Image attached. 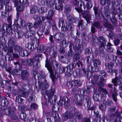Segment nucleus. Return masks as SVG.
Masks as SVG:
<instances>
[{
  "label": "nucleus",
  "mask_w": 122,
  "mask_h": 122,
  "mask_svg": "<svg viewBox=\"0 0 122 122\" xmlns=\"http://www.w3.org/2000/svg\"><path fill=\"white\" fill-rule=\"evenodd\" d=\"M23 36V33L21 31H19L15 33V36L17 38L22 37Z\"/></svg>",
  "instance_id": "c756f323"
},
{
  "label": "nucleus",
  "mask_w": 122,
  "mask_h": 122,
  "mask_svg": "<svg viewBox=\"0 0 122 122\" xmlns=\"http://www.w3.org/2000/svg\"><path fill=\"white\" fill-rule=\"evenodd\" d=\"M112 82L114 84V86H117L122 83V78L120 76L118 77L116 76L114 78L112 79Z\"/></svg>",
  "instance_id": "f8f14e48"
},
{
  "label": "nucleus",
  "mask_w": 122,
  "mask_h": 122,
  "mask_svg": "<svg viewBox=\"0 0 122 122\" xmlns=\"http://www.w3.org/2000/svg\"><path fill=\"white\" fill-rule=\"evenodd\" d=\"M25 28L30 29L33 27V24L31 23H28L25 24L24 26Z\"/></svg>",
  "instance_id": "3c124183"
},
{
  "label": "nucleus",
  "mask_w": 122,
  "mask_h": 122,
  "mask_svg": "<svg viewBox=\"0 0 122 122\" xmlns=\"http://www.w3.org/2000/svg\"><path fill=\"white\" fill-rule=\"evenodd\" d=\"M63 5L60 2H58L56 3L55 6V8L57 10H62Z\"/></svg>",
  "instance_id": "58836bf2"
},
{
  "label": "nucleus",
  "mask_w": 122,
  "mask_h": 122,
  "mask_svg": "<svg viewBox=\"0 0 122 122\" xmlns=\"http://www.w3.org/2000/svg\"><path fill=\"white\" fill-rule=\"evenodd\" d=\"M107 103V101L106 100L104 101L103 103L101 104L99 106L100 109L102 110L105 111L106 109Z\"/></svg>",
  "instance_id": "c85d7f7f"
},
{
  "label": "nucleus",
  "mask_w": 122,
  "mask_h": 122,
  "mask_svg": "<svg viewBox=\"0 0 122 122\" xmlns=\"http://www.w3.org/2000/svg\"><path fill=\"white\" fill-rule=\"evenodd\" d=\"M85 99L87 103V106L88 107H89L91 104V100L89 97H87L85 98Z\"/></svg>",
  "instance_id": "5fc2aeb1"
},
{
  "label": "nucleus",
  "mask_w": 122,
  "mask_h": 122,
  "mask_svg": "<svg viewBox=\"0 0 122 122\" xmlns=\"http://www.w3.org/2000/svg\"><path fill=\"white\" fill-rule=\"evenodd\" d=\"M110 73H109L110 74L113 76H115V77L117 76V75L118 73V71L116 69L112 70V71H110Z\"/></svg>",
  "instance_id": "680f3d73"
},
{
  "label": "nucleus",
  "mask_w": 122,
  "mask_h": 122,
  "mask_svg": "<svg viewBox=\"0 0 122 122\" xmlns=\"http://www.w3.org/2000/svg\"><path fill=\"white\" fill-rule=\"evenodd\" d=\"M86 1H88L86 4V7L87 9H90L92 7V4L91 1H90L91 0H85Z\"/></svg>",
  "instance_id": "c03bdc74"
},
{
  "label": "nucleus",
  "mask_w": 122,
  "mask_h": 122,
  "mask_svg": "<svg viewBox=\"0 0 122 122\" xmlns=\"http://www.w3.org/2000/svg\"><path fill=\"white\" fill-rule=\"evenodd\" d=\"M111 44L110 43H108L107 44V51L108 52H112L113 51V48L111 47Z\"/></svg>",
  "instance_id": "864d4df0"
},
{
  "label": "nucleus",
  "mask_w": 122,
  "mask_h": 122,
  "mask_svg": "<svg viewBox=\"0 0 122 122\" xmlns=\"http://www.w3.org/2000/svg\"><path fill=\"white\" fill-rule=\"evenodd\" d=\"M35 31L32 30H30L25 32V37L27 38H30L32 42L35 43V41L36 43H37L38 45L39 44V40L37 39L35 37Z\"/></svg>",
  "instance_id": "39448f33"
},
{
  "label": "nucleus",
  "mask_w": 122,
  "mask_h": 122,
  "mask_svg": "<svg viewBox=\"0 0 122 122\" xmlns=\"http://www.w3.org/2000/svg\"><path fill=\"white\" fill-rule=\"evenodd\" d=\"M75 62L70 64L69 66V68L71 70H72V69L76 66V65H77L78 67H79L80 66V65H79V64L77 63V62Z\"/></svg>",
  "instance_id": "f704fd0d"
},
{
  "label": "nucleus",
  "mask_w": 122,
  "mask_h": 122,
  "mask_svg": "<svg viewBox=\"0 0 122 122\" xmlns=\"http://www.w3.org/2000/svg\"><path fill=\"white\" fill-rule=\"evenodd\" d=\"M80 34V33L79 31L77 30H75L71 32V35L72 37L73 38H75V37L76 38L78 37Z\"/></svg>",
  "instance_id": "4be33fe9"
},
{
  "label": "nucleus",
  "mask_w": 122,
  "mask_h": 122,
  "mask_svg": "<svg viewBox=\"0 0 122 122\" xmlns=\"http://www.w3.org/2000/svg\"><path fill=\"white\" fill-rule=\"evenodd\" d=\"M92 52L91 49L89 47L86 48L84 51L85 54L86 55H89L92 54Z\"/></svg>",
  "instance_id": "4d7b16f0"
},
{
  "label": "nucleus",
  "mask_w": 122,
  "mask_h": 122,
  "mask_svg": "<svg viewBox=\"0 0 122 122\" xmlns=\"http://www.w3.org/2000/svg\"><path fill=\"white\" fill-rule=\"evenodd\" d=\"M55 92V89L51 87L49 91L47 92L46 93V95L48 97H49V99L52 103H53V101L55 103L57 99V96L53 95Z\"/></svg>",
  "instance_id": "0eeeda50"
},
{
  "label": "nucleus",
  "mask_w": 122,
  "mask_h": 122,
  "mask_svg": "<svg viewBox=\"0 0 122 122\" xmlns=\"http://www.w3.org/2000/svg\"><path fill=\"white\" fill-rule=\"evenodd\" d=\"M5 112L6 114H8L10 116L11 118L13 120H15L17 119V118L15 115L14 112L11 111L10 107H9L8 109L5 110Z\"/></svg>",
  "instance_id": "9b49d317"
},
{
  "label": "nucleus",
  "mask_w": 122,
  "mask_h": 122,
  "mask_svg": "<svg viewBox=\"0 0 122 122\" xmlns=\"http://www.w3.org/2000/svg\"><path fill=\"white\" fill-rule=\"evenodd\" d=\"M54 13V11L52 10L49 11L47 16L46 19L49 20H51L52 19V17Z\"/></svg>",
  "instance_id": "393cba45"
},
{
  "label": "nucleus",
  "mask_w": 122,
  "mask_h": 122,
  "mask_svg": "<svg viewBox=\"0 0 122 122\" xmlns=\"http://www.w3.org/2000/svg\"><path fill=\"white\" fill-rule=\"evenodd\" d=\"M73 44L72 43H70L69 46V49L68 51V53L67 54V55L69 56H72L73 54V52L72 49V46Z\"/></svg>",
  "instance_id": "2f4dec72"
},
{
  "label": "nucleus",
  "mask_w": 122,
  "mask_h": 122,
  "mask_svg": "<svg viewBox=\"0 0 122 122\" xmlns=\"http://www.w3.org/2000/svg\"><path fill=\"white\" fill-rule=\"evenodd\" d=\"M98 39L101 43V46L103 47L106 45V41L103 37L102 36L99 37Z\"/></svg>",
  "instance_id": "a878e982"
},
{
  "label": "nucleus",
  "mask_w": 122,
  "mask_h": 122,
  "mask_svg": "<svg viewBox=\"0 0 122 122\" xmlns=\"http://www.w3.org/2000/svg\"><path fill=\"white\" fill-rule=\"evenodd\" d=\"M81 14L83 15V17L88 22H89L91 20V17L88 10H86L81 12Z\"/></svg>",
  "instance_id": "dca6fc26"
},
{
  "label": "nucleus",
  "mask_w": 122,
  "mask_h": 122,
  "mask_svg": "<svg viewBox=\"0 0 122 122\" xmlns=\"http://www.w3.org/2000/svg\"><path fill=\"white\" fill-rule=\"evenodd\" d=\"M15 44V39L13 37H9L8 42V47L7 48L8 52L7 54L9 57L12 58V54L11 52H13V48Z\"/></svg>",
  "instance_id": "7ed1b4c3"
},
{
  "label": "nucleus",
  "mask_w": 122,
  "mask_h": 122,
  "mask_svg": "<svg viewBox=\"0 0 122 122\" xmlns=\"http://www.w3.org/2000/svg\"><path fill=\"white\" fill-rule=\"evenodd\" d=\"M33 60V59H28L26 60H25L24 59H22L21 63L24 65H27L30 66L33 64V62L34 61Z\"/></svg>",
  "instance_id": "2eb2a0df"
},
{
  "label": "nucleus",
  "mask_w": 122,
  "mask_h": 122,
  "mask_svg": "<svg viewBox=\"0 0 122 122\" xmlns=\"http://www.w3.org/2000/svg\"><path fill=\"white\" fill-rule=\"evenodd\" d=\"M116 4L115 2V1H113L112 2H109L107 5V6H108V9H113V6Z\"/></svg>",
  "instance_id": "4c0bfd02"
},
{
  "label": "nucleus",
  "mask_w": 122,
  "mask_h": 122,
  "mask_svg": "<svg viewBox=\"0 0 122 122\" xmlns=\"http://www.w3.org/2000/svg\"><path fill=\"white\" fill-rule=\"evenodd\" d=\"M59 106L58 105H54L52 107V111H56L59 110Z\"/></svg>",
  "instance_id": "052dcab7"
},
{
  "label": "nucleus",
  "mask_w": 122,
  "mask_h": 122,
  "mask_svg": "<svg viewBox=\"0 0 122 122\" xmlns=\"http://www.w3.org/2000/svg\"><path fill=\"white\" fill-rule=\"evenodd\" d=\"M76 75L74 76L75 77H76L78 75L81 74V75H85L86 76H88V72L86 71L84 69L82 68L81 70L80 69H77L75 72Z\"/></svg>",
  "instance_id": "ddd939ff"
},
{
  "label": "nucleus",
  "mask_w": 122,
  "mask_h": 122,
  "mask_svg": "<svg viewBox=\"0 0 122 122\" xmlns=\"http://www.w3.org/2000/svg\"><path fill=\"white\" fill-rule=\"evenodd\" d=\"M47 11V9L46 8L42 7L39 10V11L40 13L42 14L46 12Z\"/></svg>",
  "instance_id": "e2e57ef3"
},
{
  "label": "nucleus",
  "mask_w": 122,
  "mask_h": 122,
  "mask_svg": "<svg viewBox=\"0 0 122 122\" xmlns=\"http://www.w3.org/2000/svg\"><path fill=\"white\" fill-rule=\"evenodd\" d=\"M80 40L77 38H76L75 41L73 43V48L76 52H77L79 53H81L82 52L81 48L82 46L80 44Z\"/></svg>",
  "instance_id": "6e6552de"
},
{
  "label": "nucleus",
  "mask_w": 122,
  "mask_h": 122,
  "mask_svg": "<svg viewBox=\"0 0 122 122\" xmlns=\"http://www.w3.org/2000/svg\"><path fill=\"white\" fill-rule=\"evenodd\" d=\"M33 60H34V61H33V64L32 65H33V67L34 68L36 69L38 67V61L36 60H35L34 59H33Z\"/></svg>",
  "instance_id": "0e129e2a"
},
{
  "label": "nucleus",
  "mask_w": 122,
  "mask_h": 122,
  "mask_svg": "<svg viewBox=\"0 0 122 122\" xmlns=\"http://www.w3.org/2000/svg\"><path fill=\"white\" fill-rule=\"evenodd\" d=\"M30 109L29 110H31V109L35 110L37 109L38 108V105L35 103H32L30 106Z\"/></svg>",
  "instance_id": "09e8293b"
},
{
  "label": "nucleus",
  "mask_w": 122,
  "mask_h": 122,
  "mask_svg": "<svg viewBox=\"0 0 122 122\" xmlns=\"http://www.w3.org/2000/svg\"><path fill=\"white\" fill-rule=\"evenodd\" d=\"M73 83L75 87H77L82 84L81 82L79 80H75L73 81Z\"/></svg>",
  "instance_id": "72a5a7b5"
},
{
  "label": "nucleus",
  "mask_w": 122,
  "mask_h": 122,
  "mask_svg": "<svg viewBox=\"0 0 122 122\" xmlns=\"http://www.w3.org/2000/svg\"><path fill=\"white\" fill-rule=\"evenodd\" d=\"M17 10L19 11H22L24 9V7L22 5L18 6L17 8Z\"/></svg>",
  "instance_id": "338daca9"
},
{
  "label": "nucleus",
  "mask_w": 122,
  "mask_h": 122,
  "mask_svg": "<svg viewBox=\"0 0 122 122\" xmlns=\"http://www.w3.org/2000/svg\"><path fill=\"white\" fill-rule=\"evenodd\" d=\"M108 56L109 60H112L113 61L116 60L117 58V56H114L111 54H108Z\"/></svg>",
  "instance_id": "a18cd8bd"
},
{
  "label": "nucleus",
  "mask_w": 122,
  "mask_h": 122,
  "mask_svg": "<svg viewBox=\"0 0 122 122\" xmlns=\"http://www.w3.org/2000/svg\"><path fill=\"white\" fill-rule=\"evenodd\" d=\"M38 10V7L36 5L32 6L30 9V13L31 14H35Z\"/></svg>",
  "instance_id": "b1692460"
},
{
  "label": "nucleus",
  "mask_w": 122,
  "mask_h": 122,
  "mask_svg": "<svg viewBox=\"0 0 122 122\" xmlns=\"http://www.w3.org/2000/svg\"><path fill=\"white\" fill-rule=\"evenodd\" d=\"M113 65V63H111L107 65V71L109 73H110L111 71H112Z\"/></svg>",
  "instance_id": "a19ab883"
},
{
  "label": "nucleus",
  "mask_w": 122,
  "mask_h": 122,
  "mask_svg": "<svg viewBox=\"0 0 122 122\" xmlns=\"http://www.w3.org/2000/svg\"><path fill=\"white\" fill-rule=\"evenodd\" d=\"M11 26L10 25L4 23L2 25L1 29V31L2 32V34L6 32L8 29H9V27Z\"/></svg>",
  "instance_id": "aec40b11"
},
{
  "label": "nucleus",
  "mask_w": 122,
  "mask_h": 122,
  "mask_svg": "<svg viewBox=\"0 0 122 122\" xmlns=\"http://www.w3.org/2000/svg\"><path fill=\"white\" fill-rule=\"evenodd\" d=\"M113 42L115 45L117 46L119 45L120 42V41L118 38H117L114 39Z\"/></svg>",
  "instance_id": "774afa93"
},
{
  "label": "nucleus",
  "mask_w": 122,
  "mask_h": 122,
  "mask_svg": "<svg viewBox=\"0 0 122 122\" xmlns=\"http://www.w3.org/2000/svg\"><path fill=\"white\" fill-rule=\"evenodd\" d=\"M20 71L19 70L16 69L13 70L11 71V74L13 75H17L19 74Z\"/></svg>",
  "instance_id": "6e6d98bb"
},
{
  "label": "nucleus",
  "mask_w": 122,
  "mask_h": 122,
  "mask_svg": "<svg viewBox=\"0 0 122 122\" xmlns=\"http://www.w3.org/2000/svg\"><path fill=\"white\" fill-rule=\"evenodd\" d=\"M84 23L82 20H80L79 21L78 24L77 25L78 27H79L80 26H81L82 29H84L85 27H84Z\"/></svg>",
  "instance_id": "13d9d810"
},
{
  "label": "nucleus",
  "mask_w": 122,
  "mask_h": 122,
  "mask_svg": "<svg viewBox=\"0 0 122 122\" xmlns=\"http://www.w3.org/2000/svg\"><path fill=\"white\" fill-rule=\"evenodd\" d=\"M55 0H54L50 1H47V5L48 7H52L55 4Z\"/></svg>",
  "instance_id": "79ce46f5"
},
{
  "label": "nucleus",
  "mask_w": 122,
  "mask_h": 122,
  "mask_svg": "<svg viewBox=\"0 0 122 122\" xmlns=\"http://www.w3.org/2000/svg\"><path fill=\"white\" fill-rule=\"evenodd\" d=\"M84 98H81V97L79 95L76 94L73 97L72 100L74 103L79 106L82 105V102H83Z\"/></svg>",
  "instance_id": "9d476101"
},
{
  "label": "nucleus",
  "mask_w": 122,
  "mask_h": 122,
  "mask_svg": "<svg viewBox=\"0 0 122 122\" xmlns=\"http://www.w3.org/2000/svg\"><path fill=\"white\" fill-rule=\"evenodd\" d=\"M93 58V56L92 55H90L86 58L85 59L86 61V62L88 64H90L91 59Z\"/></svg>",
  "instance_id": "603ef678"
},
{
  "label": "nucleus",
  "mask_w": 122,
  "mask_h": 122,
  "mask_svg": "<svg viewBox=\"0 0 122 122\" xmlns=\"http://www.w3.org/2000/svg\"><path fill=\"white\" fill-rule=\"evenodd\" d=\"M68 68H69V66H67L66 67H64V72L66 73V75L70 76L72 74V71L70 69H68Z\"/></svg>",
  "instance_id": "bb28decb"
},
{
  "label": "nucleus",
  "mask_w": 122,
  "mask_h": 122,
  "mask_svg": "<svg viewBox=\"0 0 122 122\" xmlns=\"http://www.w3.org/2000/svg\"><path fill=\"white\" fill-rule=\"evenodd\" d=\"M18 95L20 97H27L29 95V93L27 92H24L22 90H20L18 93Z\"/></svg>",
  "instance_id": "5701e85b"
},
{
  "label": "nucleus",
  "mask_w": 122,
  "mask_h": 122,
  "mask_svg": "<svg viewBox=\"0 0 122 122\" xmlns=\"http://www.w3.org/2000/svg\"><path fill=\"white\" fill-rule=\"evenodd\" d=\"M61 46H64L65 47H66L68 45V42H67L64 38L60 43Z\"/></svg>",
  "instance_id": "37998d69"
},
{
  "label": "nucleus",
  "mask_w": 122,
  "mask_h": 122,
  "mask_svg": "<svg viewBox=\"0 0 122 122\" xmlns=\"http://www.w3.org/2000/svg\"><path fill=\"white\" fill-rule=\"evenodd\" d=\"M64 34L61 33H57L55 35L54 38L56 41L60 43L64 38Z\"/></svg>",
  "instance_id": "4468645a"
},
{
  "label": "nucleus",
  "mask_w": 122,
  "mask_h": 122,
  "mask_svg": "<svg viewBox=\"0 0 122 122\" xmlns=\"http://www.w3.org/2000/svg\"><path fill=\"white\" fill-rule=\"evenodd\" d=\"M19 2L20 4L24 5L25 6H27L29 4L27 0H19Z\"/></svg>",
  "instance_id": "de8ad7c7"
},
{
  "label": "nucleus",
  "mask_w": 122,
  "mask_h": 122,
  "mask_svg": "<svg viewBox=\"0 0 122 122\" xmlns=\"http://www.w3.org/2000/svg\"><path fill=\"white\" fill-rule=\"evenodd\" d=\"M52 116L54 120L56 122H60V117L57 112L55 111H52Z\"/></svg>",
  "instance_id": "412c9836"
},
{
  "label": "nucleus",
  "mask_w": 122,
  "mask_h": 122,
  "mask_svg": "<svg viewBox=\"0 0 122 122\" xmlns=\"http://www.w3.org/2000/svg\"><path fill=\"white\" fill-rule=\"evenodd\" d=\"M99 78V76L97 75H93V79L92 80L91 82L93 85L97 83V81Z\"/></svg>",
  "instance_id": "7c9ffc66"
},
{
  "label": "nucleus",
  "mask_w": 122,
  "mask_h": 122,
  "mask_svg": "<svg viewBox=\"0 0 122 122\" xmlns=\"http://www.w3.org/2000/svg\"><path fill=\"white\" fill-rule=\"evenodd\" d=\"M59 22L58 25L59 27L61 26V23L62 26L61 27V30L62 31H66L71 30V32L73 31L72 30V27L71 25H65L64 23V21L62 18H60L58 19Z\"/></svg>",
  "instance_id": "423d86ee"
},
{
  "label": "nucleus",
  "mask_w": 122,
  "mask_h": 122,
  "mask_svg": "<svg viewBox=\"0 0 122 122\" xmlns=\"http://www.w3.org/2000/svg\"><path fill=\"white\" fill-rule=\"evenodd\" d=\"M75 115L76 118L78 120L81 119L82 118V113L79 111L75 112Z\"/></svg>",
  "instance_id": "473e14b6"
},
{
  "label": "nucleus",
  "mask_w": 122,
  "mask_h": 122,
  "mask_svg": "<svg viewBox=\"0 0 122 122\" xmlns=\"http://www.w3.org/2000/svg\"><path fill=\"white\" fill-rule=\"evenodd\" d=\"M113 85L112 84H108L107 86L108 87L110 88L109 89L110 91L111 92H113L112 94V97L113 100L115 102H117V92L115 90V86L114 88L112 87Z\"/></svg>",
  "instance_id": "1a4fd4ad"
},
{
  "label": "nucleus",
  "mask_w": 122,
  "mask_h": 122,
  "mask_svg": "<svg viewBox=\"0 0 122 122\" xmlns=\"http://www.w3.org/2000/svg\"><path fill=\"white\" fill-rule=\"evenodd\" d=\"M93 62L94 66L95 67H97L98 66L101 64V61L99 60L96 59H94Z\"/></svg>",
  "instance_id": "e433bc0d"
},
{
  "label": "nucleus",
  "mask_w": 122,
  "mask_h": 122,
  "mask_svg": "<svg viewBox=\"0 0 122 122\" xmlns=\"http://www.w3.org/2000/svg\"><path fill=\"white\" fill-rule=\"evenodd\" d=\"M104 14L103 15L104 20L103 24L104 26L106 28L107 27V7H106L104 9Z\"/></svg>",
  "instance_id": "a211bd4d"
},
{
  "label": "nucleus",
  "mask_w": 122,
  "mask_h": 122,
  "mask_svg": "<svg viewBox=\"0 0 122 122\" xmlns=\"http://www.w3.org/2000/svg\"><path fill=\"white\" fill-rule=\"evenodd\" d=\"M45 66L47 68L50 74L52 75L53 73V70L52 69L51 65L53 66V68L55 69L58 66L57 62L55 60H52V59L46 58V61Z\"/></svg>",
  "instance_id": "f03ea898"
},
{
  "label": "nucleus",
  "mask_w": 122,
  "mask_h": 122,
  "mask_svg": "<svg viewBox=\"0 0 122 122\" xmlns=\"http://www.w3.org/2000/svg\"><path fill=\"white\" fill-rule=\"evenodd\" d=\"M63 117L64 119L66 120L72 117L73 114L71 113L68 112H66L63 114Z\"/></svg>",
  "instance_id": "6ab92c4d"
},
{
  "label": "nucleus",
  "mask_w": 122,
  "mask_h": 122,
  "mask_svg": "<svg viewBox=\"0 0 122 122\" xmlns=\"http://www.w3.org/2000/svg\"><path fill=\"white\" fill-rule=\"evenodd\" d=\"M36 75L38 76V79L40 80L38 81L39 88L41 89L42 94L44 95L46 92V89L49 86V83L45 79L46 75L42 71L37 74Z\"/></svg>",
  "instance_id": "f257e3e1"
},
{
  "label": "nucleus",
  "mask_w": 122,
  "mask_h": 122,
  "mask_svg": "<svg viewBox=\"0 0 122 122\" xmlns=\"http://www.w3.org/2000/svg\"><path fill=\"white\" fill-rule=\"evenodd\" d=\"M75 52L76 53L75 54V56L73 57V61L74 62L80 59L81 57V55L80 54L81 53H79L76 52Z\"/></svg>",
  "instance_id": "c9c22d12"
},
{
  "label": "nucleus",
  "mask_w": 122,
  "mask_h": 122,
  "mask_svg": "<svg viewBox=\"0 0 122 122\" xmlns=\"http://www.w3.org/2000/svg\"><path fill=\"white\" fill-rule=\"evenodd\" d=\"M21 88L24 90L28 91L30 90L29 85L27 83L26 84L24 83L21 86Z\"/></svg>",
  "instance_id": "8fccbe9b"
},
{
  "label": "nucleus",
  "mask_w": 122,
  "mask_h": 122,
  "mask_svg": "<svg viewBox=\"0 0 122 122\" xmlns=\"http://www.w3.org/2000/svg\"><path fill=\"white\" fill-rule=\"evenodd\" d=\"M101 95H100V93L99 92H96L94 94L93 98L95 100L97 101L99 100L100 99L101 97Z\"/></svg>",
  "instance_id": "cd10ccee"
},
{
  "label": "nucleus",
  "mask_w": 122,
  "mask_h": 122,
  "mask_svg": "<svg viewBox=\"0 0 122 122\" xmlns=\"http://www.w3.org/2000/svg\"><path fill=\"white\" fill-rule=\"evenodd\" d=\"M29 76V73L26 70H23L21 71V78L22 80L25 81L28 79Z\"/></svg>",
  "instance_id": "f3484780"
},
{
  "label": "nucleus",
  "mask_w": 122,
  "mask_h": 122,
  "mask_svg": "<svg viewBox=\"0 0 122 122\" xmlns=\"http://www.w3.org/2000/svg\"><path fill=\"white\" fill-rule=\"evenodd\" d=\"M45 47L43 46L40 45L38 47L37 51L38 53H41L42 52L45 50Z\"/></svg>",
  "instance_id": "ea45409f"
},
{
  "label": "nucleus",
  "mask_w": 122,
  "mask_h": 122,
  "mask_svg": "<svg viewBox=\"0 0 122 122\" xmlns=\"http://www.w3.org/2000/svg\"><path fill=\"white\" fill-rule=\"evenodd\" d=\"M16 100L19 103H23L24 99L19 97V96H17L16 97Z\"/></svg>",
  "instance_id": "69168bd1"
},
{
  "label": "nucleus",
  "mask_w": 122,
  "mask_h": 122,
  "mask_svg": "<svg viewBox=\"0 0 122 122\" xmlns=\"http://www.w3.org/2000/svg\"><path fill=\"white\" fill-rule=\"evenodd\" d=\"M47 24L48 25V29H46L45 31V34L46 35H47L49 34L50 33V30L49 28H51V22L50 21H48L47 23Z\"/></svg>",
  "instance_id": "49530a36"
},
{
  "label": "nucleus",
  "mask_w": 122,
  "mask_h": 122,
  "mask_svg": "<svg viewBox=\"0 0 122 122\" xmlns=\"http://www.w3.org/2000/svg\"><path fill=\"white\" fill-rule=\"evenodd\" d=\"M13 49V52H11L12 54V58L9 57V61L13 60L14 58L17 59L19 57V56L18 54V53L21 50L22 48L18 45H16L14 46Z\"/></svg>",
  "instance_id": "20e7f679"
},
{
  "label": "nucleus",
  "mask_w": 122,
  "mask_h": 122,
  "mask_svg": "<svg viewBox=\"0 0 122 122\" xmlns=\"http://www.w3.org/2000/svg\"><path fill=\"white\" fill-rule=\"evenodd\" d=\"M112 18H110V21L112 22V24L114 26H117V21L114 17L113 16Z\"/></svg>",
  "instance_id": "bf43d9fd"
}]
</instances>
